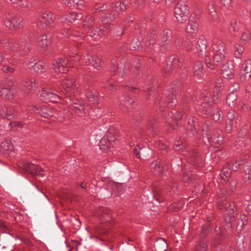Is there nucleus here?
Returning <instances> with one entry per match:
<instances>
[{
    "instance_id": "obj_16",
    "label": "nucleus",
    "mask_w": 251,
    "mask_h": 251,
    "mask_svg": "<svg viewBox=\"0 0 251 251\" xmlns=\"http://www.w3.org/2000/svg\"><path fill=\"white\" fill-rule=\"evenodd\" d=\"M50 41L46 35L40 37L38 39V46L42 51H45L49 48Z\"/></svg>"
},
{
    "instance_id": "obj_6",
    "label": "nucleus",
    "mask_w": 251,
    "mask_h": 251,
    "mask_svg": "<svg viewBox=\"0 0 251 251\" xmlns=\"http://www.w3.org/2000/svg\"><path fill=\"white\" fill-rule=\"evenodd\" d=\"M53 91H55L54 89L48 90L46 88H43L40 96L41 100L46 102H57L60 100V97L58 95L53 93Z\"/></svg>"
},
{
    "instance_id": "obj_23",
    "label": "nucleus",
    "mask_w": 251,
    "mask_h": 251,
    "mask_svg": "<svg viewBox=\"0 0 251 251\" xmlns=\"http://www.w3.org/2000/svg\"><path fill=\"white\" fill-rule=\"evenodd\" d=\"M87 97L89 101L92 103H97L98 102L99 97L96 92H88Z\"/></svg>"
},
{
    "instance_id": "obj_37",
    "label": "nucleus",
    "mask_w": 251,
    "mask_h": 251,
    "mask_svg": "<svg viewBox=\"0 0 251 251\" xmlns=\"http://www.w3.org/2000/svg\"><path fill=\"white\" fill-rule=\"evenodd\" d=\"M84 22L85 24L83 25L84 28L87 30V28L92 26L93 19L90 17H87Z\"/></svg>"
},
{
    "instance_id": "obj_19",
    "label": "nucleus",
    "mask_w": 251,
    "mask_h": 251,
    "mask_svg": "<svg viewBox=\"0 0 251 251\" xmlns=\"http://www.w3.org/2000/svg\"><path fill=\"white\" fill-rule=\"evenodd\" d=\"M198 30V24L197 23L192 20H189L188 24L186 28V31L189 33H195Z\"/></svg>"
},
{
    "instance_id": "obj_8",
    "label": "nucleus",
    "mask_w": 251,
    "mask_h": 251,
    "mask_svg": "<svg viewBox=\"0 0 251 251\" xmlns=\"http://www.w3.org/2000/svg\"><path fill=\"white\" fill-rule=\"evenodd\" d=\"M27 111L30 113H35L44 117L53 116V112L50 110H49L46 106H42L41 107L37 105L29 106L27 108Z\"/></svg>"
},
{
    "instance_id": "obj_55",
    "label": "nucleus",
    "mask_w": 251,
    "mask_h": 251,
    "mask_svg": "<svg viewBox=\"0 0 251 251\" xmlns=\"http://www.w3.org/2000/svg\"><path fill=\"white\" fill-rule=\"evenodd\" d=\"M168 102L169 103H172V104H176V99H174L172 96L169 95L168 97ZM173 105H171L172 106Z\"/></svg>"
},
{
    "instance_id": "obj_24",
    "label": "nucleus",
    "mask_w": 251,
    "mask_h": 251,
    "mask_svg": "<svg viewBox=\"0 0 251 251\" xmlns=\"http://www.w3.org/2000/svg\"><path fill=\"white\" fill-rule=\"evenodd\" d=\"M247 223V217L245 215L242 214L240 216L239 222L237 226L238 231H241L245 225Z\"/></svg>"
},
{
    "instance_id": "obj_48",
    "label": "nucleus",
    "mask_w": 251,
    "mask_h": 251,
    "mask_svg": "<svg viewBox=\"0 0 251 251\" xmlns=\"http://www.w3.org/2000/svg\"><path fill=\"white\" fill-rule=\"evenodd\" d=\"M3 59H4L5 60H7L10 64H12L11 59L6 57V53H4L3 55H2L0 52V62H1V61H2Z\"/></svg>"
},
{
    "instance_id": "obj_4",
    "label": "nucleus",
    "mask_w": 251,
    "mask_h": 251,
    "mask_svg": "<svg viewBox=\"0 0 251 251\" xmlns=\"http://www.w3.org/2000/svg\"><path fill=\"white\" fill-rule=\"evenodd\" d=\"M61 91L65 95L71 97L77 90L78 87L75 84V80L71 77H67L61 83Z\"/></svg>"
},
{
    "instance_id": "obj_25",
    "label": "nucleus",
    "mask_w": 251,
    "mask_h": 251,
    "mask_svg": "<svg viewBox=\"0 0 251 251\" xmlns=\"http://www.w3.org/2000/svg\"><path fill=\"white\" fill-rule=\"evenodd\" d=\"M237 99V96L234 92L230 91L226 100V102L229 106L234 105V102Z\"/></svg>"
},
{
    "instance_id": "obj_49",
    "label": "nucleus",
    "mask_w": 251,
    "mask_h": 251,
    "mask_svg": "<svg viewBox=\"0 0 251 251\" xmlns=\"http://www.w3.org/2000/svg\"><path fill=\"white\" fill-rule=\"evenodd\" d=\"M231 27L230 30H231V28H233V31H235L237 28L239 27V24L237 23L236 20L233 21L231 24Z\"/></svg>"
},
{
    "instance_id": "obj_30",
    "label": "nucleus",
    "mask_w": 251,
    "mask_h": 251,
    "mask_svg": "<svg viewBox=\"0 0 251 251\" xmlns=\"http://www.w3.org/2000/svg\"><path fill=\"white\" fill-rule=\"evenodd\" d=\"M24 86L27 89L34 90L36 88V83L34 79H29L26 80L24 84Z\"/></svg>"
},
{
    "instance_id": "obj_18",
    "label": "nucleus",
    "mask_w": 251,
    "mask_h": 251,
    "mask_svg": "<svg viewBox=\"0 0 251 251\" xmlns=\"http://www.w3.org/2000/svg\"><path fill=\"white\" fill-rule=\"evenodd\" d=\"M154 246L158 251H165L167 248V243L163 239L159 238L155 242Z\"/></svg>"
},
{
    "instance_id": "obj_31",
    "label": "nucleus",
    "mask_w": 251,
    "mask_h": 251,
    "mask_svg": "<svg viewBox=\"0 0 251 251\" xmlns=\"http://www.w3.org/2000/svg\"><path fill=\"white\" fill-rule=\"evenodd\" d=\"M207 245L204 241L198 243L195 247V251H206Z\"/></svg>"
},
{
    "instance_id": "obj_39",
    "label": "nucleus",
    "mask_w": 251,
    "mask_h": 251,
    "mask_svg": "<svg viewBox=\"0 0 251 251\" xmlns=\"http://www.w3.org/2000/svg\"><path fill=\"white\" fill-rule=\"evenodd\" d=\"M184 145L181 141H178L176 142L175 144V149L176 151H179L180 150H182Z\"/></svg>"
},
{
    "instance_id": "obj_21",
    "label": "nucleus",
    "mask_w": 251,
    "mask_h": 251,
    "mask_svg": "<svg viewBox=\"0 0 251 251\" xmlns=\"http://www.w3.org/2000/svg\"><path fill=\"white\" fill-rule=\"evenodd\" d=\"M82 17L81 13H77L75 12L70 13V14L64 18H63L62 20H65L68 21L69 22H72L76 20L81 19Z\"/></svg>"
},
{
    "instance_id": "obj_20",
    "label": "nucleus",
    "mask_w": 251,
    "mask_h": 251,
    "mask_svg": "<svg viewBox=\"0 0 251 251\" xmlns=\"http://www.w3.org/2000/svg\"><path fill=\"white\" fill-rule=\"evenodd\" d=\"M87 57L89 62L95 68L99 69L101 67L100 60L97 56L88 55Z\"/></svg>"
},
{
    "instance_id": "obj_3",
    "label": "nucleus",
    "mask_w": 251,
    "mask_h": 251,
    "mask_svg": "<svg viewBox=\"0 0 251 251\" xmlns=\"http://www.w3.org/2000/svg\"><path fill=\"white\" fill-rule=\"evenodd\" d=\"M175 17L178 22L182 23L187 19V7L184 0H175Z\"/></svg>"
},
{
    "instance_id": "obj_38",
    "label": "nucleus",
    "mask_w": 251,
    "mask_h": 251,
    "mask_svg": "<svg viewBox=\"0 0 251 251\" xmlns=\"http://www.w3.org/2000/svg\"><path fill=\"white\" fill-rule=\"evenodd\" d=\"M208 100L209 99H208L207 98H205V100H204L201 103V107L203 108V110H205L206 111H208V109L210 106V104L207 103ZM209 110H210V109Z\"/></svg>"
},
{
    "instance_id": "obj_17",
    "label": "nucleus",
    "mask_w": 251,
    "mask_h": 251,
    "mask_svg": "<svg viewBox=\"0 0 251 251\" xmlns=\"http://www.w3.org/2000/svg\"><path fill=\"white\" fill-rule=\"evenodd\" d=\"M207 41L203 37L199 38L196 46L197 50L200 54H202L205 52L206 48Z\"/></svg>"
},
{
    "instance_id": "obj_11",
    "label": "nucleus",
    "mask_w": 251,
    "mask_h": 251,
    "mask_svg": "<svg viewBox=\"0 0 251 251\" xmlns=\"http://www.w3.org/2000/svg\"><path fill=\"white\" fill-rule=\"evenodd\" d=\"M26 172L29 173L32 175H41L43 176V175L40 173L41 171H42V169L38 167V166L35 165L34 164L29 163H25L22 165V167Z\"/></svg>"
},
{
    "instance_id": "obj_2",
    "label": "nucleus",
    "mask_w": 251,
    "mask_h": 251,
    "mask_svg": "<svg viewBox=\"0 0 251 251\" xmlns=\"http://www.w3.org/2000/svg\"><path fill=\"white\" fill-rule=\"evenodd\" d=\"M75 59L71 58L70 60L65 58H60L54 59L52 61V68L56 73H65L71 67L72 62H75L78 59L75 57Z\"/></svg>"
},
{
    "instance_id": "obj_15",
    "label": "nucleus",
    "mask_w": 251,
    "mask_h": 251,
    "mask_svg": "<svg viewBox=\"0 0 251 251\" xmlns=\"http://www.w3.org/2000/svg\"><path fill=\"white\" fill-rule=\"evenodd\" d=\"M113 138L110 137L109 139L105 138L101 139L100 142V148L103 151L107 152L109 151L110 146H113L112 144Z\"/></svg>"
},
{
    "instance_id": "obj_32",
    "label": "nucleus",
    "mask_w": 251,
    "mask_h": 251,
    "mask_svg": "<svg viewBox=\"0 0 251 251\" xmlns=\"http://www.w3.org/2000/svg\"><path fill=\"white\" fill-rule=\"evenodd\" d=\"M245 165H246V167H247V168L245 171L246 174L245 180L246 181H247V180H249L250 178V172L251 170V161L249 162H246L245 163Z\"/></svg>"
},
{
    "instance_id": "obj_42",
    "label": "nucleus",
    "mask_w": 251,
    "mask_h": 251,
    "mask_svg": "<svg viewBox=\"0 0 251 251\" xmlns=\"http://www.w3.org/2000/svg\"><path fill=\"white\" fill-rule=\"evenodd\" d=\"M244 162V161H243L242 160L240 162H235L234 163H233L232 164V166L231 167V170L233 171H236L237 170V169H238L239 167L241 165H242Z\"/></svg>"
},
{
    "instance_id": "obj_34",
    "label": "nucleus",
    "mask_w": 251,
    "mask_h": 251,
    "mask_svg": "<svg viewBox=\"0 0 251 251\" xmlns=\"http://www.w3.org/2000/svg\"><path fill=\"white\" fill-rule=\"evenodd\" d=\"M244 49L243 47L240 45L237 44L236 45L235 51V56L237 58H239L241 57V53L243 52Z\"/></svg>"
},
{
    "instance_id": "obj_46",
    "label": "nucleus",
    "mask_w": 251,
    "mask_h": 251,
    "mask_svg": "<svg viewBox=\"0 0 251 251\" xmlns=\"http://www.w3.org/2000/svg\"><path fill=\"white\" fill-rule=\"evenodd\" d=\"M37 64L36 60L35 58H32L30 59L28 64V66L30 69L33 70V68H34V66Z\"/></svg>"
},
{
    "instance_id": "obj_5",
    "label": "nucleus",
    "mask_w": 251,
    "mask_h": 251,
    "mask_svg": "<svg viewBox=\"0 0 251 251\" xmlns=\"http://www.w3.org/2000/svg\"><path fill=\"white\" fill-rule=\"evenodd\" d=\"M4 22L7 27L13 29H19L23 26V19L20 17L6 15Z\"/></svg>"
},
{
    "instance_id": "obj_14",
    "label": "nucleus",
    "mask_w": 251,
    "mask_h": 251,
    "mask_svg": "<svg viewBox=\"0 0 251 251\" xmlns=\"http://www.w3.org/2000/svg\"><path fill=\"white\" fill-rule=\"evenodd\" d=\"M69 109L77 114L82 113L83 111L84 110V105L79 100L75 99L72 100L71 103L70 104Z\"/></svg>"
},
{
    "instance_id": "obj_51",
    "label": "nucleus",
    "mask_w": 251,
    "mask_h": 251,
    "mask_svg": "<svg viewBox=\"0 0 251 251\" xmlns=\"http://www.w3.org/2000/svg\"><path fill=\"white\" fill-rule=\"evenodd\" d=\"M209 6V7L208 8V10L209 11V13L213 18H214L216 16L215 9H214V8H213L212 5H210Z\"/></svg>"
},
{
    "instance_id": "obj_35",
    "label": "nucleus",
    "mask_w": 251,
    "mask_h": 251,
    "mask_svg": "<svg viewBox=\"0 0 251 251\" xmlns=\"http://www.w3.org/2000/svg\"><path fill=\"white\" fill-rule=\"evenodd\" d=\"M126 96H124L119 98L120 104L123 105H124L125 104V106L126 107H128L129 106H131V102L129 101L128 99L126 100Z\"/></svg>"
},
{
    "instance_id": "obj_13",
    "label": "nucleus",
    "mask_w": 251,
    "mask_h": 251,
    "mask_svg": "<svg viewBox=\"0 0 251 251\" xmlns=\"http://www.w3.org/2000/svg\"><path fill=\"white\" fill-rule=\"evenodd\" d=\"M97 216L102 223L109 222L111 220L110 210L104 207H100L97 213Z\"/></svg>"
},
{
    "instance_id": "obj_44",
    "label": "nucleus",
    "mask_w": 251,
    "mask_h": 251,
    "mask_svg": "<svg viewBox=\"0 0 251 251\" xmlns=\"http://www.w3.org/2000/svg\"><path fill=\"white\" fill-rule=\"evenodd\" d=\"M222 174L225 176V178H227L230 176V171L227 167H224L222 171Z\"/></svg>"
},
{
    "instance_id": "obj_12",
    "label": "nucleus",
    "mask_w": 251,
    "mask_h": 251,
    "mask_svg": "<svg viewBox=\"0 0 251 251\" xmlns=\"http://www.w3.org/2000/svg\"><path fill=\"white\" fill-rule=\"evenodd\" d=\"M223 76L227 79L231 78L233 75V65L232 62L224 64L221 69Z\"/></svg>"
},
{
    "instance_id": "obj_61",
    "label": "nucleus",
    "mask_w": 251,
    "mask_h": 251,
    "mask_svg": "<svg viewBox=\"0 0 251 251\" xmlns=\"http://www.w3.org/2000/svg\"><path fill=\"white\" fill-rule=\"evenodd\" d=\"M63 3L64 4L68 5V6H71L73 5V3L70 0H64L63 1Z\"/></svg>"
},
{
    "instance_id": "obj_45",
    "label": "nucleus",
    "mask_w": 251,
    "mask_h": 251,
    "mask_svg": "<svg viewBox=\"0 0 251 251\" xmlns=\"http://www.w3.org/2000/svg\"><path fill=\"white\" fill-rule=\"evenodd\" d=\"M44 69L42 65L39 63H37L35 66H34V68H33V70L37 73H41L43 71Z\"/></svg>"
},
{
    "instance_id": "obj_54",
    "label": "nucleus",
    "mask_w": 251,
    "mask_h": 251,
    "mask_svg": "<svg viewBox=\"0 0 251 251\" xmlns=\"http://www.w3.org/2000/svg\"><path fill=\"white\" fill-rule=\"evenodd\" d=\"M249 38V34L248 32H244L241 37V40L246 41Z\"/></svg>"
},
{
    "instance_id": "obj_64",
    "label": "nucleus",
    "mask_w": 251,
    "mask_h": 251,
    "mask_svg": "<svg viewBox=\"0 0 251 251\" xmlns=\"http://www.w3.org/2000/svg\"><path fill=\"white\" fill-rule=\"evenodd\" d=\"M247 210L248 213L251 216V203L248 205Z\"/></svg>"
},
{
    "instance_id": "obj_63",
    "label": "nucleus",
    "mask_w": 251,
    "mask_h": 251,
    "mask_svg": "<svg viewBox=\"0 0 251 251\" xmlns=\"http://www.w3.org/2000/svg\"><path fill=\"white\" fill-rule=\"evenodd\" d=\"M134 153L138 157H140V155H139V152L138 151L137 149L135 148L134 149Z\"/></svg>"
},
{
    "instance_id": "obj_22",
    "label": "nucleus",
    "mask_w": 251,
    "mask_h": 251,
    "mask_svg": "<svg viewBox=\"0 0 251 251\" xmlns=\"http://www.w3.org/2000/svg\"><path fill=\"white\" fill-rule=\"evenodd\" d=\"M234 115L235 112L234 111H230L227 114V117L228 121L227 122V126L226 127V129L227 132H229L231 130Z\"/></svg>"
},
{
    "instance_id": "obj_47",
    "label": "nucleus",
    "mask_w": 251,
    "mask_h": 251,
    "mask_svg": "<svg viewBox=\"0 0 251 251\" xmlns=\"http://www.w3.org/2000/svg\"><path fill=\"white\" fill-rule=\"evenodd\" d=\"M2 70L5 73H9L13 72L14 69L8 65H4L2 67Z\"/></svg>"
},
{
    "instance_id": "obj_10",
    "label": "nucleus",
    "mask_w": 251,
    "mask_h": 251,
    "mask_svg": "<svg viewBox=\"0 0 251 251\" xmlns=\"http://www.w3.org/2000/svg\"><path fill=\"white\" fill-rule=\"evenodd\" d=\"M251 76V60H247L242 65L240 80L246 81L250 79Z\"/></svg>"
},
{
    "instance_id": "obj_56",
    "label": "nucleus",
    "mask_w": 251,
    "mask_h": 251,
    "mask_svg": "<svg viewBox=\"0 0 251 251\" xmlns=\"http://www.w3.org/2000/svg\"><path fill=\"white\" fill-rule=\"evenodd\" d=\"M105 88H108L109 89H112L113 88H114V86L110 80H108L107 82V83L104 86Z\"/></svg>"
},
{
    "instance_id": "obj_41",
    "label": "nucleus",
    "mask_w": 251,
    "mask_h": 251,
    "mask_svg": "<svg viewBox=\"0 0 251 251\" xmlns=\"http://www.w3.org/2000/svg\"><path fill=\"white\" fill-rule=\"evenodd\" d=\"M152 191L153 195L155 197V198L158 200V196L159 195L160 193V189L159 187H157V186H153L152 188Z\"/></svg>"
},
{
    "instance_id": "obj_36",
    "label": "nucleus",
    "mask_w": 251,
    "mask_h": 251,
    "mask_svg": "<svg viewBox=\"0 0 251 251\" xmlns=\"http://www.w3.org/2000/svg\"><path fill=\"white\" fill-rule=\"evenodd\" d=\"M1 149L3 151H11L13 149V146L10 144V141H6L1 144Z\"/></svg>"
},
{
    "instance_id": "obj_29",
    "label": "nucleus",
    "mask_w": 251,
    "mask_h": 251,
    "mask_svg": "<svg viewBox=\"0 0 251 251\" xmlns=\"http://www.w3.org/2000/svg\"><path fill=\"white\" fill-rule=\"evenodd\" d=\"M202 64L200 61L197 62L194 68L195 75L199 76L202 73Z\"/></svg>"
},
{
    "instance_id": "obj_60",
    "label": "nucleus",
    "mask_w": 251,
    "mask_h": 251,
    "mask_svg": "<svg viewBox=\"0 0 251 251\" xmlns=\"http://www.w3.org/2000/svg\"><path fill=\"white\" fill-rule=\"evenodd\" d=\"M7 45H6V46H7L8 48H9L10 49H12V50H14L15 48H16V45L15 44H14V43L13 42H11V43H7Z\"/></svg>"
},
{
    "instance_id": "obj_9",
    "label": "nucleus",
    "mask_w": 251,
    "mask_h": 251,
    "mask_svg": "<svg viewBox=\"0 0 251 251\" xmlns=\"http://www.w3.org/2000/svg\"><path fill=\"white\" fill-rule=\"evenodd\" d=\"M15 92L14 87L10 83H8L1 89L0 95L3 99L9 100L13 98Z\"/></svg>"
},
{
    "instance_id": "obj_43",
    "label": "nucleus",
    "mask_w": 251,
    "mask_h": 251,
    "mask_svg": "<svg viewBox=\"0 0 251 251\" xmlns=\"http://www.w3.org/2000/svg\"><path fill=\"white\" fill-rule=\"evenodd\" d=\"M10 126L12 128L14 127L16 129H18L19 128H21L22 126V124L20 122H11L10 124Z\"/></svg>"
},
{
    "instance_id": "obj_7",
    "label": "nucleus",
    "mask_w": 251,
    "mask_h": 251,
    "mask_svg": "<svg viewBox=\"0 0 251 251\" xmlns=\"http://www.w3.org/2000/svg\"><path fill=\"white\" fill-rule=\"evenodd\" d=\"M54 17L52 13L49 11L43 12L37 23V26L44 28L50 25L53 21Z\"/></svg>"
},
{
    "instance_id": "obj_40",
    "label": "nucleus",
    "mask_w": 251,
    "mask_h": 251,
    "mask_svg": "<svg viewBox=\"0 0 251 251\" xmlns=\"http://www.w3.org/2000/svg\"><path fill=\"white\" fill-rule=\"evenodd\" d=\"M171 35V31L169 29L165 30L162 34V39L164 41H166Z\"/></svg>"
},
{
    "instance_id": "obj_62",
    "label": "nucleus",
    "mask_w": 251,
    "mask_h": 251,
    "mask_svg": "<svg viewBox=\"0 0 251 251\" xmlns=\"http://www.w3.org/2000/svg\"><path fill=\"white\" fill-rule=\"evenodd\" d=\"M151 168H153L155 169H157V168L158 167H159V166H158V162L157 161H154V162H153L151 164Z\"/></svg>"
},
{
    "instance_id": "obj_59",
    "label": "nucleus",
    "mask_w": 251,
    "mask_h": 251,
    "mask_svg": "<svg viewBox=\"0 0 251 251\" xmlns=\"http://www.w3.org/2000/svg\"><path fill=\"white\" fill-rule=\"evenodd\" d=\"M0 227L3 232H6L7 227L4 225L3 222L0 220Z\"/></svg>"
},
{
    "instance_id": "obj_52",
    "label": "nucleus",
    "mask_w": 251,
    "mask_h": 251,
    "mask_svg": "<svg viewBox=\"0 0 251 251\" xmlns=\"http://www.w3.org/2000/svg\"><path fill=\"white\" fill-rule=\"evenodd\" d=\"M141 44L138 41H134L132 43L131 46L133 50H137L138 49V46Z\"/></svg>"
},
{
    "instance_id": "obj_28",
    "label": "nucleus",
    "mask_w": 251,
    "mask_h": 251,
    "mask_svg": "<svg viewBox=\"0 0 251 251\" xmlns=\"http://www.w3.org/2000/svg\"><path fill=\"white\" fill-rule=\"evenodd\" d=\"M126 2L121 1H117L114 5V8L116 11L120 12L121 11L125 10L126 8Z\"/></svg>"
},
{
    "instance_id": "obj_33",
    "label": "nucleus",
    "mask_w": 251,
    "mask_h": 251,
    "mask_svg": "<svg viewBox=\"0 0 251 251\" xmlns=\"http://www.w3.org/2000/svg\"><path fill=\"white\" fill-rule=\"evenodd\" d=\"M205 135L207 137V140L210 142H212L214 143H219L220 141H222V139L219 140V138L217 139L215 136H214L213 135H211L210 133L208 134L207 133H204L203 135ZM220 138L222 139V137Z\"/></svg>"
},
{
    "instance_id": "obj_1",
    "label": "nucleus",
    "mask_w": 251,
    "mask_h": 251,
    "mask_svg": "<svg viewBox=\"0 0 251 251\" xmlns=\"http://www.w3.org/2000/svg\"><path fill=\"white\" fill-rule=\"evenodd\" d=\"M214 54L212 57L206 56L205 58V63L206 66L214 69V65H218L224 59L225 53V44L222 42H217L213 45Z\"/></svg>"
},
{
    "instance_id": "obj_50",
    "label": "nucleus",
    "mask_w": 251,
    "mask_h": 251,
    "mask_svg": "<svg viewBox=\"0 0 251 251\" xmlns=\"http://www.w3.org/2000/svg\"><path fill=\"white\" fill-rule=\"evenodd\" d=\"M73 4H76L77 5L78 8H80L79 6H82L84 2L83 0H73Z\"/></svg>"
},
{
    "instance_id": "obj_58",
    "label": "nucleus",
    "mask_w": 251,
    "mask_h": 251,
    "mask_svg": "<svg viewBox=\"0 0 251 251\" xmlns=\"http://www.w3.org/2000/svg\"><path fill=\"white\" fill-rule=\"evenodd\" d=\"M222 3L225 6H229L231 0H220Z\"/></svg>"
},
{
    "instance_id": "obj_27",
    "label": "nucleus",
    "mask_w": 251,
    "mask_h": 251,
    "mask_svg": "<svg viewBox=\"0 0 251 251\" xmlns=\"http://www.w3.org/2000/svg\"><path fill=\"white\" fill-rule=\"evenodd\" d=\"M13 112V110L11 107H4L2 108L1 111V115L6 117L8 119H11V116Z\"/></svg>"
},
{
    "instance_id": "obj_53",
    "label": "nucleus",
    "mask_w": 251,
    "mask_h": 251,
    "mask_svg": "<svg viewBox=\"0 0 251 251\" xmlns=\"http://www.w3.org/2000/svg\"><path fill=\"white\" fill-rule=\"evenodd\" d=\"M239 88V85L238 83H233L231 86L229 88V91L234 92L235 90H236Z\"/></svg>"
},
{
    "instance_id": "obj_26",
    "label": "nucleus",
    "mask_w": 251,
    "mask_h": 251,
    "mask_svg": "<svg viewBox=\"0 0 251 251\" xmlns=\"http://www.w3.org/2000/svg\"><path fill=\"white\" fill-rule=\"evenodd\" d=\"M233 213V210L231 209V212L230 213V215L226 217L225 218V222H226V229H229L231 227L232 225V221L233 220V219H234V215H232V214Z\"/></svg>"
},
{
    "instance_id": "obj_57",
    "label": "nucleus",
    "mask_w": 251,
    "mask_h": 251,
    "mask_svg": "<svg viewBox=\"0 0 251 251\" xmlns=\"http://www.w3.org/2000/svg\"><path fill=\"white\" fill-rule=\"evenodd\" d=\"M220 117V113L219 111H217L216 113H214L213 115V118L214 121H218Z\"/></svg>"
}]
</instances>
